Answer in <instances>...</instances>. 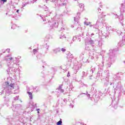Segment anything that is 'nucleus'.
Masks as SVG:
<instances>
[{
    "instance_id": "1",
    "label": "nucleus",
    "mask_w": 125,
    "mask_h": 125,
    "mask_svg": "<svg viewBox=\"0 0 125 125\" xmlns=\"http://www.w3.org/2000/svg\"><path fill=\"white\" fill-rule=\"evenodd\" d=\"M45 8L44 15L41 16L43 24H47L48 23L50 30L58 28L59 22H60L61 15H57L56 12H50L48 11V8L46 6H45Z\"/></svg>"
},
{
    "instance_id": "2",
    "label": "nucleus",
    "mask_w": 125,
    "mask_h": 125,
    "mask_svg": "<svg viewBox=\"0 0 125 125\" xmlns=\"http://www.w3.org/2000/svg\"><path fill=\"white\" fill-rule=\"evenodd\" d=\"M10 52V49H7L6 50H1L0 51V56H1L2 54H4V60L7 62L8 67H9L7 72L8 75L10 74H15L16 72V70L19 68V64L16 63L17 62L16 61L13 59V58L11 57V56L9 55ZM13 61V62H11Z\"/></svg>"
},
{
    "instance_id": "3",
    "label": "nucleus",
    "mask_w": 125,
    "mask_h": 125,
    "mask_svg": "<svg viewBox=\"0 0 125 125\" xmlns=\"http://www.w3.org/2000/svg\"><path fill=\"white\" fill-rule=\"evenodd\" d=\"M122 74L121 73H117L114 75L113 77L109 78V85L112 86L114 91H117V88L119 86V84L121 83V77Z\"/></svg>"
},
{
    "instance_id": "4",
    "label": "nucleus",
    "mask_w": 125,
    "mask_h": 125,
    "mask_svg": "<svg viewBox=\"0 0 125 125\" xmlns=\"http://www.w3.org/2000/svg\"><path fill=\"white\" fill-rule=\"evenodd\" d=\"M117 59V52L115 50H109L108 54V57L105 58L106 61H108L107 65L108 68H110L112 64L116 61Z\"/></svg>"
},
{
    "instance_id": "5",
    "label": "nucleus",
    "mask_w": 125,
    "mask_h": 125,
    "mask_svg": "<svg viewBox=\"0 0 125 125\" xmlns=\"http://www.w3.org/2000/svg\"><path fill=\"white\" fill-rule=\"evenodd\" d=\"M15 84L11 83L9 84L8 82H6V86L5 88H4V90H2L0 92V95H2L3 93H4V90L5 91L6 94H10L11 93V90L14 89V85Z\"/></svg>"
},
{
    "instance_id": "6",
    "label": "nucleus",
    "mask_w": 125,
    "mask_h": 125,
    "mask_svg": "<svg viewBox=\"0 0 125 125\" xmlns=\"http://www.w3.org/2000/svg\"><path fill=\"white\" fill-rule=\"evenodd\" d=\"M15 84L11 83L9 84L8 82H6V86L5 88H4V90H2L0 92V95H2L3 93H4V90L5 91L6 94H10L11 93V90L14 89V85Z\"/></svg>"
},
{
    "instance_id": "7",
    "label": "nucleus",
    "mask_w": 125,
    "mask_h": 125,
    "mask_svg": "<svg viewBox=\"0 0 125 125\" xmlns=\"http://www.w3.org/2000/svg\"><path fill=\"white\" fill-rule=\"evenodd\" d=\"M103 23H104V20L103 19V18L100 17L96 22V24L93 25L90 24L89 26L90 28H92L93 27L94 29L99 30V27H100Z\"/></svg>"
},
{
    "instance_id": "8",
    "label": "nucleus",
    "mask_w": 125,
    "mask_h": 125,
    "mask_svg": "<svg viewBox=\"0 0 125 125\" xmlns=\"http://www.w3.org/2000/svg\"><path fill=\"white\" fill-rule=\"evenodd\" d=\"M112 16L113 17H114L115 19H117V18H118L119 19V21L122 24V26H124V14H121L120 16H118L117 14L113 13Z\"/></svg>"
},
{
    "instance_id": "9",
    "label": "nucleus",
    "mask_w": 125,
    "mask_h": 125,
    "mask_svg": "<svg viewBox=\"0 0 125 125\" xmlns=\"http://www.w3.org/2000/svg\"><path fill=\"white\" fill-rule=\"evenodd\" d=\"M118 104H119V99L115 97H113L111 105L113 107L114 109H117V108H118Z\"/></svg>"
},
{
    "instance_id": "10",
    "label": "nucleus",
    "mask_w": 125,
    "mask_h": 125,
    "mask_svg": "<svg viewBox=\"0 0 125 125\" xmlns=\"http://www.w3.org/2000/svg\"><path fill=\"white\" fill-rule=\"evenodd\" d=\"M91 90L90 93L92 94L93 97H95V100H96V101L99 100V97H97V95L95 94L96 92H97L96 89L93 87L91 89Z\"/></svg>"
},
{
    "instance_id": "11",
    "label": "nucleus",
    "mask_w": 125,
    "mask_h": 125,
    "mask_svg": "<svg viewBox=\"0 0 125 125\" xmlns=\"http://www.w3.org/2000/svg\"><path fill=\"white\" fill-rule=\"evenodd\" d=\"M116 32V33L119 35V36H121V35H123L124 34V32H125V29L124 28L122 29V30L119 29H111V30L110 31L109 33H113V32Z\"/></svg>"
},
{
    "instance_id": "12",
    "label": "nucleus",
    "mask_w": 125,
    "mask_h": 125,
    "mask_svg": "<svg viewBox=\"0 0 125 125\" xmlns=\"http://www.w3.org/2000/svg\"><path fill=\"white\" fill-rule=\"evenodd\" d=\"M90 57L89 58H90L92 60L93 59H94V58H96V59H98V55L99 53L96 52H93L91 53H90Z\"/></svg>"
},
{
    "instance_id": "13",
    "label": "nucleus",
    "mask_w": 125,
    "mask_h": 125,
    "mask_svg": "<svg viewBox=\"0 0 125 125\" xmlns=\"http://www.w3.org/2000/svg\"><path fill=\"white\" fill-rule=\"evenodd\" d=\"M110 31H112V30H109V32H108V31H107L106 29L102 31V34L104 37H105V39H108V38H109V33L112 34V33H110Z\"/></svg>"
},
{
    "instance_id": "14",
    "label": "nucleus",
    "mask_w": 125,
    "mask_h": 125,
    "mask_svg": "<svg viewBox=\"0 0 125 125\" xmlns=\"http://www.w3.org/2000/svg\"><path fill=\"white\" fill-rule=\"evenodd\" d=\"M21 107H22V105H21L20 104H18L16 105H14V104H12V106L11 107V109H12V111H13V112H15L16 110L20 109Z\"/></svg>"
},
{
    "instance_id": "15",
    "label": "nucleus",
    "mask_w": 125,
    "mask_h": 125,
    "mask_svg": "<svg viewBox=\"0 0 125 125\" xmlns=\"http://www.w3.org/2000/svg\"><path fill=\"white\" fill-rule=\"evenodd\" d=\"M86 36H88L89 38H90V40L88 41V42L90 43V44H91V45H93L94 44V41L92 40V38H91L93 36H94V33H92L91 34H89V33H87Z\"/></svg>"
},
{
    "instance_id": "16",
    "label": "nucleus",
    "mask_w": 125,
    "mask_h": 125,
    "mask_svg": "<svg viewBox=\"0 0 125 125\" xmlns=\"http://www.w3.org/2000/svg\"><path fill=\"white\" fill-rule=\"evenodd\" d=\"M125 44V35L123 36L122 37V41H120L118 43V46H124Z\"/></svg>"
},
{
    "instance_id": "17",
    "label": "nucleus",
    "mask_w": 125,
    "mask_h": 125,
    "mask_svg": "<svg viewBox=\"0 0 125 125\" xmlns=\"http://www.w3.org/2000/svg\"><path fill=\"white\" fill-rule=\"evenodd\" d=\"M102 68H99L98 72L97 73V76L99 77L101 74L103 72V66H104V62H102V64L100 65Z\"/></svg>"
},
{
    "instance_id": "18",
    "label": "nucleus",
    "mask_w": 125,
    "mask_h": 125,
    "mask_svg": "<svg viewBox=\"0 0 125 125\" xmlns=\"http://www.w3.org/2000/svg\"><path fill=\"white\" fill-rule=\"evenodd\" d=\"M71 27L72 28H74V30H78V29H81V26L79 24V22H77L74 25H71Z\"/></svg>"
},
{
    "instance_id": "19",
    "label": "nucleus",
    "mask_w": 125,
    "mask_h": 125,
    "mask_svg": "<svg viewBox=\"0 0 125 125\" xmlns=\"http://www.w3.org/2000/svg\"><path fill=\"white\" fill-rule=\"evenodd\" d=\"M63 2H65V0H58V3L60 6H66L67 3Z\"/></svg>"
},
{
    "instance_id": "20",
    "label": "nucleus",
    "mask_w": 125,
    "mask_h": 125,
    "mask_svg": "<svg viewBox=\"0 0 125 125\" xmlns=\"http://www.w3.org/2000/svg\"><path fill=\"white\" fill-rule=\"evenodd\" d=\"M94 71H95V67L91 66L90 70L88 72L87 74L89 75L90 77H92V74H93V72H94Z\"/></svg>"
},
{
    "instance_id": "21",
    "label": "nucleus",
    "mask_w": 125,
    "mask_h": 125,
    "mask_svg": "<svg viewBox=\"0 0 125 125\" xmlns=\"http://www.w3.org/2000/svg\"><path fill=\"white\" fill-rule=\"evenodd\" d=\"M97 11H98V19L100 17H101L102 18V11H101V8L100 7H98L97 8Z\"/></svg>"
},
{
    "instance_id": "22",
    "label": "nucleus",
    "mask_w": 125,
    "mask_h": 125,
    "mask_svg": "<svg viewBox=\"0 0 125 125\" xmlns=\"http://www.w3.org/2000/svg\"><path fill=\"white\" fill-rule=\"evenodd\" d=\"M29 3H30V0H22L23 7L26 6V5H27V4H29Z\"/></svg>"
},
{
    "instance_id": "23",
    "label": "nucleus",
    "mask_w": 125,
    "mask_h": 125,
    "mask_svg": "<svg viewBox=\"0 0 125 125\" xmlns=\"http://www.w3.org/2000/svg\"><path fill=\"white\" fill-rule=\"evenodd\" d=\"M121 12H125V2L122 4V7L120 8Z\"/></svg>"
},
{
    "instance_id": "24",
    "label": "nucleus",
    "mask_w": 125,
    "mask_h": 125,
    "mask_svg": "<svg viewBox=\"0 0 125 125\" xmlns=\"http://www.w3.org/2000/svg\"><path fill=\"white\" fill-rule=\"evenodd\" d=\"M20 58H21V56H18V58L16 57L15 59L13 58L12 60L13 61H11V62H13V60H15L17 62H16V64H19L18 63H19V60L18 59H20Z\"/></svg>"
},
{
    "instance_id": "25",
    "label": "nucleus",
    "mask_w": 125,
    "mask_h": 125,
    "mask_svg": "<svg viewBox=\"0 0 125 125\" xmlns=\"http://www.w3.org/2000/svg\"><path fill=\"white\" fill-rule=\"evenodd\" d=\"M20 122H21V123H22V124H26L27 123V119L25 117L20 118Z\"/></svg>"
},
{
    "instance_id": "26",
    "label": "nucleus",
    "mask_w": 125,
    "mask_h": 125,
    "mask_svg": "<svg viewBox=\"0 0 125 125\" xmlns=\"http://www.w3.org/2000/svg\"><path fill=\"white\" fill-rule=\"evenodd\" d=\"M119 88L120 90L122 91V92H123L124 94H125V84L124 85V87H123V86H122V85L120 84Z\"/></svg>"
},
{
    "instance_id": "27",
    "label": "nucleus",
    "mask_w": 125,
    "mask_h": 125,
    "mask_svg": "<svg viewBox=\"0 0 125 125\" xmlns=\"http://www.w3.org/2000/svg\"><path fill=\"white\" fill-rule=\"evenodd\" d=\"M106 82H104V86H108V84H110V83H109V78H107V77L105 78Z\"/></svg>"
},
{
    "instance_id": "28",
    "label": "nucleus",
    "mask_w": 125,
    "mask_h": 125,
    "mask_svg": "<svg viewBox=\"0 0 125 125\" xmlns=\"http://www.w3.org/2000/svg\"><path fill=\"white\" fill-rule=\"evenodd\" d=\"M83 33L80 34H79V36H78L74 37L73 38L72 40H73V42H75V41H76V40H77V39H78V38H79L80 37H83Z\"/></svg>"
},
{
    "instance_id": "29",
    "label": "nucleus",
    "mask_w": 125,
    "mask_h": 125,
    "mask_svg": "<svg viewBox=\"0 0 125 125\" xmlns=\"http://www.w3.org/2000/svg\"><path fill=\"white\" fill-rule=\"evenodd\" d=\"M53 52L55 54H57V53H58V52H60V49L59 48H56L53 50Z\"/></svg>"
},
{
    "instance_id": "30",
    "label": "nucleus",
    "mask_w": 125,
    "mask_h": 125,
    "mask_svg": "<svg viewBox=\"0 0 125 125\" xmlns=\"http://www.w3.org/2000/svg\"><path fill=\"white\" fill-rule=\"evenodd\" d=\"M88 93L87 92V91L86 92V93H81L80 94V95H83V94H84V95H86L87 96V97H88V99L90 98V94H88Z\"/></svg>"
},
{
    "instance_id": "31",
    "label": "nucleus",
    "mask_w": 125,
    "mask_h": 125,
    "mask_svg": "<svg viewBox=\"0 0 125 125\" xmlns=\"http://www.w3.org/2000/svg\"><path fill=\"white\" fill-rule=\"evenodd\" d=\"M67 58H70L71 59H73L74 58V56L72 54L69 53L67 56Z\"/></svg>"
},
{
    "instance_id": "32",
    "label": "nucleus",
    "mask_w": 125,
    "mask_h": 125,
    "mask_svg": "<svg viewBox=\"0 0 125 125\" xmlns=\"http://www.w3.org/2000/svg\"><path fill=\"white\" fill-rule=\"evenodd\" d=\"M27 93H28L30 99H33V94H32V93L30 92H27Z\"/></svg>"
},
{
    "instance_id": "33",
    "label": "nucleus",
    "mask_w": 125,
    "mask_h": 125,
    "mask_svg": "<svg viewBox=\"0 0 125 125\" xmlns=\"http://www.w3.org/2000/svg\"><path fill=\"white\" fill-rule=\"evenodd\" d=\"M34 90H35L36 92H39L40 90H41V89H40V87H35L33 88Z\"/></svg>"
},
{
    "instance_id": "34",
    "label": "nucleus",
    "mask_w": 125,
    "mask_h": 125,
    "mask_svg": "<svg viewBox=\"0 0 125 125\" xmlns=\"http://www.w3.org/2000/svg\"><path fill=\"white\" fill-rule=\"evenodd\" d=\"M98 45L100 47L101 46H102V41L100 40L98 42Z\"/></svg>"
},
{
    "instance_id": "35",
    "label": "nucleus",
    "mask_w": 125,
    "mask_h": 125,
    "mask_svg": "<svg viewBox=\"0 0 125 125\" xmlns=\"http://www.w3.org/2000/svg\"><path fill=\"white\" fill-rule=\"evenodd\" d=\"M52 38V36L50 35V34H48L46 36V39H47V40H50V39H51Z\"/></svg>"
},
{
    "instance_id": "36",
    "label": "nucleus",
    "mask_w": 125,
    "mask_h": 125,
    "mask_svg": "<svg viewBox=\"0 0 125 125\" xmlns=\"http://www.w3.org/2000/svg\"><path fill=\"white\" fill-rule=\"evenodd\" d=\"M79 20H80V17L76 16V17H74V21L75 22H78V21H79Z\"/></svg>"
},
{
    "instance_id": "37",
    "label": "nucleus",
    "mask_w": 125,
    "mask_h": 125,
    "mask_svg": "<svg viewBox=\"0 0 125 125\" xmlns=\"http://www.w3.org/2000/svg\"><path fill=\"white\" fill-rule=\"evenodd\" d=\"M50 1H51V2H55V5L56 7V4L58 5L57 4L58 3V0H50Z\"/></svg>"
},
{
    "instance_id": "38",
    "label": "nucleus",
    "mask_w": 125,
    "mask_h": 125,
    "mask_svg": "<svg viewBox=\"0 0 125 125\" xmlns=\"http://www.w3.org/2000/svg\"><path fill=\"white\" fill-rule=\"evenodd\" d=\"M79 7H80V8H83V7H84V5L83 4V3H80L79 4Z\"/></svg>"
},
{
    "instance_id": "39",
    "label": "nucleus",
    "mask_w": 125,
    "mask_h": 125,
    "mask_svg": "<svg viewBox=\"0 0 125 125\" xmlns=\"http://www.w3.org/2000/svg\"><path fill=\"white\" fill-rule=\"evenodd\" d=\"M62 125V120L60 119V121H59L57 123V125Z\"/></svg>"
},
{
    "instance_id": "40",
    "label": "nucleus",
    "mask_w": 125,
    "mask_h": 125,
    "mask_svg": "<svg viewBox=\"0 0 125 125\" xmlns=\"http://www.w3.org/2000/svg\"><path fill=\"white\" fill-rule=\"evenodd\" d=\"M60 39H66V36H65V35H61Z\"/></svg>"
},
{
    "instance_id": "41",
    "label": "nucleus",
    "mask_w": 125,
    "mask_h": 125,
    "mask_svg": "<svg viewBox=\"0 0 125 125\" xmlns=\"http://www.w3.org/2000/svg\"><path fill=\"white\" fill-rule=\"evenodd\" d=\"M82 78H84L85 77H86V74H85V72H82Z\"/></svg>"
},
{
    "instance_id": "42",
    "label": "nucleus",
    "mask_w": 125,
    "mask_h": 125,
    "mask_svg": "<svg viewBox=\"0 0 125 125\" xmlns=\"http://www.w3.org/2000/svg\"><path fill=\"white\" fill-rule=\"evenodd\" d=\"M92 49L93 50V51H96V47H95V46L92 45Z\"/></svg>"
},
{
    "instance_id": "43",
    "label": "nucleus",
    "mask_w": 125,
    "mask_h": 125,
    "mask_svg": "<svg viewBox=\"0 0 125 125\" xmlns=\"http://www.w3.org/2000/svg\"><path fill=\"white\" fill-rule=\"evenodd\" d=\"M62 52H65L66 51V49L65 48H62L61 49H60Z\"/></svg>"
},
{
    "instance_id": "44",
    "label": "nucleus",
    "mask_w": 125,
    "mask_h": 125,
    "mask_svg": "<svg viewBox=\"0 0 125 125\" xmlns=\"http://www.w3.org/2000/svg\"><path fill=\"white\" fill-rule=\"evenodd\" d=\"M84 24L86 25V26H89L91 24V22H84Z\"/></svg>"
},
{
    "instance_id": "45",
    "label": "nucleus",
    "mask_w": 125,
    "mask_h": 125,
    "mask_svg": "<svg viewBox=\"0 0 125 125\" xmlns=\"http://www.w3.org/2000/svg\"><path fill=\"white\" fill-rule=\"evenodd\" d=\"M45 47L47 49V51L48 50V48H49V45H47V44H45Z\"/></svg>"
},
{
    "instance_id": "46",
    "label": "nucleus",
    "mask_w": 125,
    "mask_h": 125,
    "mask_svg": "<svg viewBox=\"0 0 125 125\" xmlns=\"http://www.w3.org/2000/svg\"><path fill=\"white\" fill-rule=\"evenodd\" d=\"M37 52H38V50L36 49H33V53L34 54H36V53H37Z\"/></svg>"
},
{
    "instance_id": "47",
    "label": "nucleus",
    "mask_w": 125,
    "mask_h": 125,
    "mask_svg": "<svg viewBox=\"0 0 125 125\" xmlns=\"http://www.w3.org/2000/svg\"><path fill=\"white\" fill-rule=\"evenodd\" d=\"M19 98V96H17L16 97L14 98V100H18Z\"/></svg>"
},
{
    "instance_id": "48",
    "label": "nucleus",
    "mask_w": 125,
    "mask_h": 125,
    "mask_svg": "<svg viewBox=\"0 0 125 125\" xmlns=\"http://www.w3.org/2000/svg\"><path fill=\"white\" fill-rule=\"evenodd\" d=\"M13 121L14 120L11 119H9L10 124H11V125H13V124H12V122H13Z\"/></svg>"
},
{
    "instance_id": "49",
    "label": "nucleus",
    "mask_w": 125,
    "mask_h": 125,
    "mask_svg": "<svg viewBox=\"0 0 125 125\" xmlns=\"http://www.w3.org/2000/svg\"><path fill=\"white\" fill-rule=\"evenodd\" d=\"M59 90L60 91H61V92H62V93H63V92H64V89H63L62 88V89H59Z\"/></svg>"
},
{
    "instance_id": "50",
    "label": "nucleus",
    "mask_w": 125,
    "mask_h": 125,
    "mask_svg": "<svg viewBox=\"0 0 125 125\" xmlns=\"http://www.w3.org/2000/svg\"><path fill=\"white\" fill-rule=\"evenodd\" d=\"M32 0H33V1H32ZM32 0L29 1L30 2V3L31 2L32 3H34V2L37 1V0Z\"/></svg>"
},
{
    "instance_id": "51",
    "label": "nucleus",
    "mask_w": 125,
    "mask_h": 125,
    "mask_svg": "<svg viewBox=\"0 0 125 125\" xmlns=\"http://www.w3.org/2000/svg\"><path fill=\"white\" fill-rule=\"evenodd\" d=\"M63 102H64V103H65V104H66V103H67V99H63Z\"/></svg>"
},
{
    "instance_id": "52",
    "label": "nucleus",
    "mask_w": 125,
    "mask_h": 125,
    "mask_svg": "<svg viewBox=\"0 0 125 125\" xmlns=\"http://www.w3.org/2000/svg\"><path fill=\"white\" fill-rule=\"evenodd\" d=\"M77 16H78V17H80V16H81V13L80 12H78L77 14Z\"/></svg>"
},
{
    "instance_id": "53",
    "label": "nucleus",
    "mask_w": 125,
    "mask_h": 125,
    "mask_svg": "<svg viewBox=\"0 0 125 125\" xmlns=\"http://www.w3.org/2000/svg\"><path fill=\"white\" fill-rule=\"evenodd\" d=\"M74 71V74H77V72H78V69H75Z\"/></svg>"
},
{
    "instance_id": "54",
    "label": "nucleus",
    "mask_w": 125,
    "mask_h": 125,
    "mask_svg": "<svg viewBox=\"0 0 125 125\" xmlns=\"http://www.w3.org/2000/svg\"><path fill=\"white\" fill-rule=\"evenodd\" d=\"M67 77H70V71L68 72Z\"/></svg>"
},
{
    "instance_id": "55",
    "label": "nucleus",
    "mask_w": 125,
    "mask_h": 125,
    "mask_svg": "<svg viewBox=\"0 0 125 125\" xmlns=\"http://www.w3.org/2000/svg\"><path fill=\"white\" fill-rule=\"evenodd\" d=\"M62 89V85H60L59 87V89Z\"/></svg>"
},
{
    "instance_id": "56",
    "label": "nucleus",
    "mask_w": 125,
    "mask_h": 125,
    "mask_svg": "<svg viewBox=\"0 0 125 125\" xmlns=\"http://www.w3.org/2000/svg\"><path fill=\"white\" fill-rule=\"evenodd\" d=\"M1 1H3V2H6L7 1V0H1Z\"/></svg>"
},
{
    "instance_id": "57",
    "label": "nucleus",
    "mask_w": 125,
    "mask_h": 125,
    "mask_svg": "<svg viewBox=\"0 0 125 125\" xmlns=\"http://www.w3.org/2000/svg\"><path fill=\"white\" fill-rule=\"evenodd\" d=\"M16 12L19 14V9L17 10Z\"/></svg>"
},
{
    "instance_id": "58",
    "label": "nucleus",
    "mask_w": 125,
    "mask_h": 125,
    "mask_svg": "<svg viewBox=\"0 0 125 125\" xmlns=\"http://www.w3.org/2000/svg\"><path fill=\"white\" fill-rule=\"evenodd\" d=\"M63 30H65V28L62 27V28H61V31H63Z\"/></svg>"
},
{
    "instance_id": "59",
    "label": "nucleus",
    "mask_w": 125,
    "mask_h": 125,
    "mask_svg": "<svg viewBox=\"0 0 125 125\" xmlns=\"http://www.w3.org/2000/svg\"><path fill=\"white\" fill-rule=\"evenodd\" d=\"M78 39V41H79V42H81V39L80 38H77Z\"/></svg>"
},
{
    "instance_id": "60",
    "label": "nucleus",
    "mask_w": 125,
    "mask_h": 125,
    "mask_svg": "<svg viewBox=\"0 0 125 125\" xmlns=\"http://www.w3.org/2000/svg\"><path fill=\"white\" fill-rule=\"evenodd\" d=\"M70 106H71V107H72V108L74 107V105L72 104H70Z\"/></svg>"
},
{
    "instance_id": "61",
    "label": "nucleus",
    "mask_w": 125,
    "mask_h": 125,
    "mask_svg": "<svg viewBox=\"0 0 125 125\" xmlns=\"http://www.w3.org/2000/svg\"><path fill=\"white\" fill-rule=\"evenodd\" d=\"M75 1L77 2V3H79V1H80V0H74Z\"/></svg>"
},
{
    "instance_id": "62",
    "label": "nucleus",
    "mask_w": 125,
    "mask_h": 125,
    "mask_svg": "<svg viewBox=\"0 0 125 125\" xmlns=\"http://www.w3.org/2000/svg\"><path fill=\"white\" fill-rule=\"evenodd\" d=\"M81 55H84V52H83V53L81 54Z\"/></svg>"
},
{
    "instance_id": "63",
    "label": "nucleus",
    "mask_w": 125,
    "mask_h": 125,
    "mask_svg": "<svg viewBox=\"0 0 125 125\" xmlns=\"http://www.w3.org/2000/svg\"><path fill=\"white\" fill-rule=\"evenodd\" d=\"M107 92H110V90H109V88L107 89Z\"/></svg>"
},
{
    "instance_id": "64",
    "label": "nucleus",
    "mask_w": 125,
    "mask_h": 125,
    "mask_svg": "<svg viewBox=\"0 0 125 125\" xmlns=\"http://www.w3.org/2000/svg\"><path fill=\"white\" fill-rule=\"evenodd\" d=\"M37 111H40V108L37 109Z\"/></svg>"
}]
</instances>
